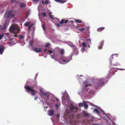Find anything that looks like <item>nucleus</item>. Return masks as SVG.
Segmentation results:
<instances>
[{"instance_id":"1","label":"nucleus","mask_w":125,"mask_h":125,"mask_svg":"<svg viewBox=\"0 0 125 125\" xmlns=\"http://www.w3.org/2000/svg\"><path fill=\"white\" fill-rule=\"evenodd\" d=\"M96 81L94 82L93 85L95 89H98L100 87L103 86L104 83V78H102L99 79H96Z\"/></svg>"},{"instance_id":"2","label":"nucleus","mask_w":125,"mask_h":125,"mask_svg":"<svg viewBox=\"0 0 125 125\" xmlns=\"http://www.w3.org/2000/svg\"><path fill=\"white\" fill-rule=\"evenodd\" d=\"M9 30L11 33L15 35L19 33L21 31L20 27L16 24H12L9 28Z\"/></svg>"},{"instance_id":"3","label":"nucleus","mask_w":125,"mask_h":125,"mask_svg":"<svg viewBox=\"0 0 125 125\" xmlns=\"http://www.w3.org/2000/svg\"><path fill=\"white\" fill-rule=\"evenodd\" d=\"M36 85L35 84L34 85V86H30L28 85H25L24 87V88L26 89V91L28 92L29 93L31 92V94L33 96H35V95L36 92L35 90L33 89L34 86H36Z\"/></svg>"},{"instance_id":"4","label":"nucleus","mask_w":125,"mask_h":125,"mask_svg":"<svg viewBox=\"0 0 125 125\" xmlns=\"http://www.w3.org/2000/svg\"><path fill=\"white\" fill-rule=\"evenodd\" d=\"M72 59L71 56H69L66 57L64 56H62L61 60V63H63V64L69 62Z\"/></svg>"},{"instance_id":"5","label":"nucleus","mask_w":125,"mask_h":125,"mask_svg":"<svg viewBox=\"0 0 125 125\" xmlns=\"http://www.w3.org/2000/svg\"><path fill=\"white\" fill-rule=\"evenodd\" d=\"M51 56L52 58L54 59L55 60L58 61L59 60H61L62 57V56L59 53H54L52 55H51Z\"/></svg>"},{"instance_id":"6","label":"nucleus","mask_w":125,"mask_h":125,"mask_svg":"<svg viewBox=\"0 0 125 125\" xmlns=\"http://www.w3.org/2000/svg\"><path fill=\"white\" fill-rule=\"evenodd\" d=\"M11 10H10L7 11L4 15V17L5 18H9L11 17H13L14 16V14L12 13Z\"/></svg>"},{"instance_id":"7","label":"nucleus","mask_w":125,"mask_h":125,"mask_svg":"<svg viewBox=\"0 0 125 125\" xmlns=\"http://www.w3.org/2000/svg\"><path fill=\"white\" fill-rule=\"evenodd\" d=\"M69 107L70 111L72 112L75 113L77 111V108L73 104H71L70 106Z\"/></svg>"},{"instance_id":"8","label":"nucleus","mask_w":125,"mask_h":125,"mask_svg":"<svg viewBox=\"0 0 125 125\" xmlns=\"http://www.w3.org/2000/svg\"><path fill=\"white\" fill-rule=\"evenodd\" d=\"M32 49L33 51L37 53L42 52V49L41 48H38L35 47H33Z\"/></svg>"},{"instance_id":"9","label":"nucleus","mask_w":125,"mask_h":125,"mask_svg":"<svg viewBox=\"0 0 125 125\" xmlns=\"http://www.w3.org/2000/svg\"><path fill=\"white\" fill-rule=\"evenodd\" d=\"M86 90L89 94H92L94 93V91L90 89V88H86Z\"/></svg>"},{"instance_id":"10","label":"nucleus","mask_w":125,"mask_h":125,"mask_svg":"<svg viewBox=\"0 0 125 125\" xmlns=\"http://www.w3.org/2000/svg\"><path fill=\"white\" fill-rule=\"evenodd\" d=\"M5 47L4 46H0V54H2L3 52Z\"/></svg>"},{"instance_id":"11","label":"nucleus","mask_w":125,"mask_h":125,"mask_svg":"<svg viewBox=\"0 0 125 125\" xmlns=\"http://www.w3.org/2000/svg\"><path fill=\"white\" fill-rule=\"evenodd\" d=\"M49 0H42L41 2L42 4H44L45 3L46 5H47L49 3Z\"/></svg>"},{"instance_id":"12","label":"nucleus","mask_w":125,"mask_h":125,"mask_svg":"<svg viewBox=\"0 0 125 125\" xmlns=\"http://www.w3.org/2000/svg\"><path fill=\"white\" fill-rule=\"evenodd\" d=\"M75 28L77 30L81 31H82L85 30L83 28H80V27L78 25L76 26Z\"/></svg>"},{"instance_id":"13","label":"nucleus","mask_w":125,"mask_h":125,"mask_svg":"<svg viewBox=\"0 0 125 125\" xmlns=\"http://www.w3.org/2000/svg\"><path fill=\"white\" fill-rule=\"evenodd\" d=\"M19 6L21 8H23L24 7L25 8L26 7V5L25 3H21L19 4Z\"/></svg>"},{"instance_id":"14","label":"nucleus","mask_w":125,"mask_h":125,"mask_svg":"<svg viewBox=\"0 0 125 125\" xmlns=\"http://www.w3.org/2000/svg\"><path fill=\"white\" fill-rule=\"evenodd\" d=\"M83 104L84 106L86 109H87L88 107V105L85 101H83Z\"/></svg>"},{"instance_id":"15","label":"nucleus","mask_w":125,"mask_h":125,"mask_svg":"<svg viewBox=\"0 0 125 125\" xmlns=\"http://www.w3.org/2000/svg\"><path fill=\"white\" fill-rule=\"evenodd\" d=\"M54 111L53 110H48V114L50 116L54 114Z\"/></svg>"},{"instance_id":"16","label":"nucleus","mask_w":125,"mask_h":125,"mask_svg":"<svg viewBox=\"0 0 125 125\" xmlns=\"http://www.w3.org/2000/svg\"><path fill=\"white\" fill-rule=\"evenodd\" d=\"M68 45L73 48V50L75 52L76 51L77 48L75 46L71 44H68Z\"/></svg>"},{"instance_id":"17","label":"nucleus","mask_w":125,"mask_h":125,"mask_svg":"<svg viewBox=\"0 0 125 125\" xmlns=\"http://www.w3.org/2000/svg\"><path fill=\"white\" fill-rule=\"evenodd\" d=\"M104 43V41H102L101 42V43L99 44V45L98 46V47H99L100 49H102Z\"/></svg>"},{"instance_id":"18","label":"nucleus","mask_w":125,"mask_h":125,"mask_svg":"<svg viewBox=\"0 0 125 125\" xmlns=\"http://www.w3.org/2000/svg\"><path fill=\"white\" fill-rule=\"evenodd\" d=\"M55 0L57 2H59L61 3H64L66 1V0L63 1L62 0Z\"/></svg>"},{"instance_id":"19","label":"nucleus","mask_w":125,"mask_h":125,"mask_svg":"<svg viewBox=\"0 0 125 125\" xmlns=\"http://www.w3.org/2000/svg\"><path fill=\"white\" fill-rule=\"evenodd\" d=\"M83 114L85 117H88L89 116V114L85 111H83Z\"/></svg>"},{"instance_id":"20","label":"nucleus","mask_w":125,"mask_h":125,"mask_svg":"<svg viewBox=\"0 0 125 125\" xmlns=\"http://www.w3.org/2000/svg\"><path fill=\"white\" fill-rule=\"evenodd\" d=\"M60 49L59 48H56L54 50V53H59Z\"/></svg>"},{"instance_id":"21","label":"nucleus","mask_w":125,"mask_h":125,"mask_svg":"<svg viewBox=\"0 0 125 125\" xmlns=\"http://www.w3.org/2000/svg\"><path fill=\"white\" fill-rule=\"evenodd\" d=\"M64 50L63 49H62L60 50L59 53L62 55V56H63V55L64 54Z\"/></svg>"},{"instance_id":"22","label":"nucleus","mask_w":125,"mask_h":125,"mask_svg":"<svg viewBox=\"0 0 125 125\" xmlns=\"http://www.w3.org/2000/svg\"><path fill=\"white\" fill-rule=\"evenodd\" d=\"M104 29V27L99 28L97 29V31L98 32H100Z\"/></svg>"},{"instance_id":"23","label":"nucleus","mask_w":125,"mask_h":125,"mask_svg":"<svg viewBox=\"0 0 125 125\" xmlns=\"http://www.w3.org/2000/svg\"><path fill=\"white\" fill-rule=\"evenodd\" d=\"M44 96H46L47 97V99L45 100V101L46 102H48V101H49V94H48V93L46 94Z\"/></svg>"},{"instance_id":"24","label":"nucleus","mask_w":125,"mask_h":125,"mask_svg":"<svg viewBox=\"0 0 125 125\" xmlns=\"http://www.w3.org/2000/svg\"><path fill=\"white\" fill-rule=\"evenodd\" d=\"M7 26L6 24V23H5L3 27L2 28V30H3L5 29L7 27Z\"/></svg>"},{"instance_id":"25","label":"nucleus","mask_w":125,"mask_h":125,"mask_svg":"<svg viewBox=\"0 0 125 125\" xmlns=\"http://www.w3.org/2000/svg\"><path fill=\"white\" fill-rule=\"evenodd\" d=\"M74 20H75V21L77 23H81L82 22V21L81 20L75 19H74Z\"/></svg>"},{"instance_id":"26","label":"nucleus","mask_w":125,"mask_h":125,"mask_svg":"<svg viewBox=\"0 0 125 125\" xmlns=\"http://www.w3.org/2000/svg\"><path fill=\"white\" fill-rule=\"evenodd\" d=\"M87 43L88 44L91 45V42L90 39H88L87 40Z\"/></svg>"},{"instance_id":"27","label":"nucleus","mask_w":125,"mask_h":125,"mask_svg":"<svg viewBox=\"0 0 125 125\" xmlns=\"http://www.w3.org/2000/svg\"><path fill=\"white\" fill-rule=\"evenodd\" d=\"M94 112H95L97 114H99L100 113V112L96 108L95 109H94Z\"/></svg>"},{"instance_id":"28","label":"nucleus","mask_w":125,"mask_h":125,"mask_svg":"<svg viewBox=\"0 0 125 125\" xmlns=\"http://www.w3.org/2000/svg\"><path fill=\"white\" fill-rule=\"evenodd\" d=\"M24 36L21 35H19V39H24Z\"/></svg>"},{"instance_id":"29","label":"nucleus","mask_w":125,"mask_h":125,"mask_svg":"<svg viewBox=\"0 0 125 125\" xmlns=\"http://www.w3.org/2000/svg\"><path fill=\"white\" fill-rule=\"evenodd\" d=\"M42 15L43 16V17H47V15L45 12H42Z\"/></svg>"},{"instance_id":"30","label":"nucleus","mask_w":125,"mask_h":125,"mask_svg":"<svg viewBox=\"0 0 125 125\" xmlns=\"http://www.w3.org/2000/svg\"><path fill=\"white\" fill-rule=\"evenodd\" d=\"M113 65L115 66H120V64L118 63V62L114 64Z\"/></svg>"},{"instance_id":"31","label":"nucleus","mask_w":125,"mask_h":125,"mask_svg":"<svg viewBox=\"0 0 125 125\" xmlns=\"http://www.w3.org/2000/svg\"><path fill=\"white\" fill-rule=\"evenodd\" d=\"M82 46L83 48H85L86 46V43L84 42H83L82 43Z\"/></svg>"},{"instance_id":"32","label":"nucleus","mask_w":125,"mask_h":125,"mask_svg":"<svg viewBox=\"0 0 125 125\" xmlns=\"http://www.w3.org/2000/svg\"><path fill=\"white\" fill-rule=\"evenodd\" d=\"M78 105L79 107H82L83 106V104L82 103H80L78 104Z\"/></svg>"},{"instance_id":"33","label":"nucleus","mask_w":125,"mask_h":125,"mask_svg":"<svg viewBox=\"0 0 125 125\" xmlns=\"http://www.w3.org/2000/svg\"><path fill=\"white\" fill-rule=\"evenodd\" d=\"M33 42V41L32 40H30V41L29 42V43L31 45V46H32L33 45L32 43Z\"/></svg>"},{"instance_id":"34","label":"nucleus","mask_w":125,"mask_h":125,"mask_svg":"<svg viewBox=\"0 0 125 125\" xmlns=\"http://www.w3.org/2000/svg\"><path fill=\"white\" fill-rule=\"evenodd\" d=\"M30 22H27V23H26L24 24V25L25 26H28L30 24Z\"/></svg>"},{"instance_id":"35","label":"nucleus","mask_w":125,"mask_h":125,"mask_svg":"<svg viewBox=\"0 0 125 125\" xmlns=\"http://www.w3.org/2000/svg\"><path fill=\"white\" fill-rule=\"evenodd\" d=\"M64 22V20L63 19H62L61 20V21L59 23L60 24H62Z\"/></svg>"},{"instance_id":"36","label":"nucleus","mask_w":125,"mask_h":125,"mask_svg":"<svg viewBox=\"0 0 125 125\" xmlns=\"http://www.w3.org/2000/svg\"><path fill=\"white\" fill-rule=\"evenodd\" d=\"M50 45V44L49 43H47L46 44L45 46V47L49 46Z\"/></svg>"},{"instance_id":"37","label":"nucleus","mask_w":125,"mask_h":125,"mask_svg":"<svg viewBox=\"0 0 125 125\" xmlns=\"http://www.w3.org/2000/svg\"><path fill=\"white\" fill-rule=\"evenodd\" d=\"M34 25V24H32L29 27L28 29V31H29L30 30L31 27Z\"/></svg>"},{"instance_id":"38","label":"nucleus","mask_w":125,"mask_h":125,"mask_svg":"<svg viewBox=\"0 0 125 125\" xmlns=\"http://www.w3.org/2000/svg\"><path fill=\"white\" fill-rule=\"evenodd\" d=\"M53 51L51 50H48V52L49 53L51 54L53 53Z\"/></svg>"},{"instance_id":"39","label":"nucleus","mask_w":125,"mask_h":125,"mask_svg":"<svg viewBox=\"0 0 125 125\" xmlns=\"http://www.w3.org/2000/svg\"><path fill=\"white\" fill-rule=\"evenodd\" d=\"M49 16L50 18H51V19H52L53 20L54 19H53V17H52L51 16V13H49Z\"/></svg>"},{"instance_id":"40","label":"nucleus","mask_w":125,"mask_h":125,"mask_svg":"<svg viewBox=\"0 0 125 125\" xmlns=\"http://www.w3.org/2000/svg\"><path fill=\"white\" fill-rule=\"evenodd\" d=\"M55 25L58 27H60V25L59 23H56Z\"/></svg>"},{"instance_id":"41","label":"nucleus","mask_w":125,"mask_h":125,"mask_svg":"<svg viewBox=\"0 0 125 125\" xmlns=\"http://www.w3.org/2000/svg\"><path fill=\"white\" fill-rule=\"evenodd\" d=\"M3 36V35H0V40L2 38Z\"/></svg>"},{"instance_id":"42","label":"nucleus","mask_w":125,"mask_h":125,"mask_svg":"<svg viewBox=\"0 0 125 125\" xmlns=\"http://www.w3.org/2000/svg\"><path fill=\"white\" fill-rule=\"evenodd\" d=\"M12 42H8V44H9L10 46H12V44H11Z\"/></svg>"},{"instance_id":"43","label":"nucleus","mask_w":125,"mask_h":125,"mask_svg":"<svg viewBox=\"0 0 125 125\" xmlns=\"http://www.w3.org/2000/svg\"><path fill=\"white\" fill-rule=\"evenodd\" d=\"M34 2H37L39 1L40 0H32Z\"/></svg>"},{"instance_id":"44","label":"nucleus","mask_w":125,"mask_h":125,"mask_svg":"<svg viewBox=\"0 0 125 125\" xmlns=\"http://www.w3.org/2000/svg\"><path fill=\"white\" fill-rule=\"evenodd\" d=\"M91 85V84H87V85H85V87H87L88 86H90Z\"/></svg>"},{"instance_id":"45","label":"nucleus","mask_w":125,"mask_h":125,"mask_svg":"<svg viewBox=\"0 0 125 125\" xmlns=\"http://www.w3.org/2000/svg\"><path fill=\"white\" fill-rule=\"evenodd\" d=\"M40 91L42 94L44 92L42 90H41Z\"/></svg>"},{"instance_id":"46","label":"nucleus","mask_w":125,"mask_h":125,"mask_svg":"<svg viewBox=\"0 0 125 125\" xmlns=\"http://www.w3.org/2000/svg\"><path fill=\"white\" fill-rule=\"evenodd\" d=\"M47 93L45 92H44L42 94L44 96H45L46 94Z\"/></svg>"},{"instance_id":"47","label":"nucleus","mask_w":125,"mask_h":125,"mask_svg":"<svg viewBox=\"0 0 125 125\" xmlns=\"http://www.w3.org/2000/svg\"><path fill=\"white\" fill-rule=\"evenodd\" d=\"M42 28L44 30H45V27L44 25L42 26Z\"/></svg>"},{"instance_id":"48","label":"nucleus","mask_w":125,"mask_h":125,"mask_svg":"<svg viewBox=\"0 0 125 125\" xmlns=\"http://www.w3.org/2000/svg\"><path fill=\"white\" fill-rule=\"evenodd\" d=\"M68 21V20H66L64 21L65 23H66Z\"/></svg>"},{"instance_id":"49","label":"nucleus","mask_w":125,"mask_h":125,"mask_svg":"<svg viewBox=\"0 0 125 125\" xmlns=\"http://www.w3.org/2000/svg\"><path fill=\"white\" fill-rule=\"evenodd\" d=\"M47 50V49H45L43 51V53H44L45 52V51Z\"/></svg>"},{"instance_id":"50","label":"nucleus","mask_w":125,"mask_h":125,"mask_svg":"<svg viewBox=\"0 0 125 125\" xmlns=\"http://www.w3.org/2000/svg\"><path fill=\"white\" fill-rule=\"evenodd\" d=\"M57 118H59L60 117V115L59 114H57Z\"/></svg>"},{"instance_id":"51","label":"nucleus","mask_w":125,"mask_h":125,"mask_svg":"<svg viewBox=\"0 0 125 125\" xmlns=\"http://www.w3.org/2000/svg\"><path fill=\"white\" fill-rule=\"evenodd\" d=\"M10 0L11 1V2H14L15 0Z\"/></svg>"},{"instance_id":"52","label":"nucleus","mask_w":125,"mask_h":125,"mask_svg":"<svg viewBox=\"0 0 125 125\" xmlns=\"http://www.w3.org/2000/svg\"><path fill=\"white\" fill-rule=\"evenodd\" d=\"M70 22L72 23H73L74 22L73 21H70Z\"/></svg>"},{"instance_id":"53","label":"nucleus","mask_w":125,"mask_h":125,"mask_svg":"<svg viewBox=\"0 0 125 125\" xmlns=\"http://www.w3.org/2000/svg\"><path fill=\"white\" fill-rule=\"evenodd\" d=\"M118 54H113V55H111V56L112 57V56L113 55H118Z\"/></svg>"},{"instance_id":"54","label":"nucleus","mask_w":125,"mask_h":125,"mask_svg":"<svg viewBox=\"0 0 125 125\" xmlns=\"http://www.w3.org/2000/svg\"><path fill=\"white\" fill-rule=\"evenodd\" d=\"M56 100L57 101H58L59 100V99L58 98H57L56 99Z\"/></svg>"},{"instance_id":"55","label":"nucleus","mask_w":125,"mask_h":125,"mask_svg":"<svg viewBox=\"0 0 125 125\" xmlns=\"http://www.w3.org/2000/svg\"><path fill=\"white\" fill-rule=\"evenodd\" d=\"M35 98H34V100H36V98H37V97H35Z\"/></svg>"},{"instance_id":"56","label":"nucleus","mask_w":125,"mask_h":125,"mask_svg":"<svg viewBox=\"0 0 125 125\" xmlns=\"http://www.w3.org/2000/svg\"><path fill=\"white\" fill-rule=\"evenodd\" d=\"M13 40L12 39H10L9 40V41H10L11 40Z\"/></svg>"},{"instance_id":"57","label":"nucleus","mask_w":125,"mask_h":125,"mask_svg":"<svg viewBox=\"0 0 125 125\" xmlns=\"http://www.w3.org/2000/svg\"><path fill=\"white\" fill-rule=\"evenodd\" d=\"M88 47L89 48H90V45L89 44H88Z\"/></svg>"},{"instance_id":"58","label":"nucleus","mask_w":125,"mask_h":125,"mask_svg":"<svg viewBox=\"0 0 125 125\" xmlns=\"http://www.w3.org/2000/svg\"><path fill=\"white\" fill-rule=\"evenodd\" d=\"M93 125H99L97 124H94Z\"/></svg>"},{"instance_id":"59","label":"nucleus","mask_w":125,"mask_h":125,"mask_svg":"<svg viewBox=\"0 0 125 125\" xmlns=\"http://www.w3.org/2000/svg\"><path fill=\"white\" fill-rule=\"evenodd\" d=\"M82 49L83 51H84L85 50V49L84 48H83Z\"/></svg>"},{"instance_id":"60","label":"nucleus","mask_w":125,"mask_h":125,"mask_svg":"<svg viewBox=\"0 0 125 125\" xmlns=\"http://www.w3.org/2000/svg\"><path fill=\"white\" fill-rule=\"evenodd\" d=\"M42 103H43V104H44V102L43 101V100H42Z\"/></svg>"},{"instance_id":"61","label":"nucleus","mask_w":125,"mask_h":125,"mask_svg":"<svg viewBox=\"0 0 125 125\" xmlns=\"http://www.w3.org/2000/svg\"><path fill=\"white\" fill-rule=\"evenodd\" d=\"M80 76H83L82 75H80Z\"/></svg>"},{"instance_id":"62","label":"nucleus","mask_w":125,"mask_h":125,"mask_svg":"<svg viewBox=\"0 0 125 125\" xmlns=\"http://www.w3.org/2000/svg\"><path fill=\"white\" fill-rule=\"evenodd\" d=\"M79 75H77V76H78V77H79Z\"/></svg>"},{"instance_id":"63","label":"nucleus","mask_w":125,"mask_h":125,"mask_svg":"<svg viewBox=\"0 0 125 125\" xmlns=\"http://www.w3.org/2000/svg\"><path fill=\"white\" fill-rule=\"evenodd\" d=\"M104 79L105 80V81H104L105 82V81H106V80ZM105 82H104V83Z\"/></svg>"},{"instance_id":"64","label":"nucleus","mask_w":125,"mask_h":125,"mask_svg":"<svg viewBox=\"0 0 125 125\" xmlns=\"http://www.w3.org/2000/svg\"><path fill=\"white\" fill-rule=\"evenodd\" d=\"M118 69V70H120L119 69Z\"/></svg>"}]
</instances>
